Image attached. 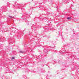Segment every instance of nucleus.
<instances>
[{
	"label": "nucleus",
	"mask_w": 79,
	"mask_h": 79,
	"mask_svg": "<svg viewBox=\"0 0 79 79\" xmlns=\"http://www.w3.org/2000/svg\"><path fill=\"white\" fill-rule=\"evenodd\" d=\"M19 52L21 53H24V52H25V51H20Z\"/></svg>",
	"instance_id": "nucleus-1"
},
{
	"label": "nucleus",
	"mask_w": 79,
	"mask_h": 79,
	"mask_svg": "<svg viewBox=\"0 0 79 79\" xmlns=\"http://www.w3.org/2000/svg\"><path fill=\"white\" fill-rule=\"evenodd\" d=\"M67 19H71V17H68L67 18Z\"/></svg>",
	"instance_id": "nucleus-2"
},
{
	"label": "nucleus",
	"mask_w": 79,
	"mask_h": 79,
	"mask_svg": "<svg viewBox=\"0 0 79 79\" xmlns=\"http://www.w3.org/2000/svg\"><path fill=\"white\" fill-rule=\"evenodd\" d=\"M9 18H13V17L12 16H11L10 15L9 16Z\"/></svg>",
	"instance_id": "nucleus-3"
},
{
	"label": "nucleus",
	"mask_w": 79,
	"mask_h": 79,
	"mask_svg": "<svg viewBox=\"0 0 79 79\" xmlns=\"http://www.w3.org/2000/svg\"><path fill=\"white\" fill-rule=\"evenodd\" d=\"M12 59H13V60H14L15 59V57H12Z\"/></svg>",
	"instance_id": "nucleus-4"
}]
</instances>
